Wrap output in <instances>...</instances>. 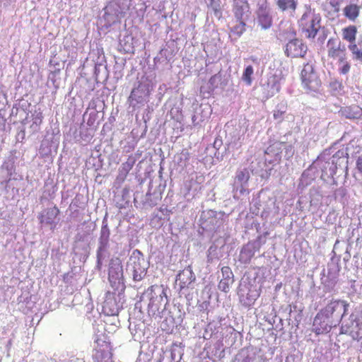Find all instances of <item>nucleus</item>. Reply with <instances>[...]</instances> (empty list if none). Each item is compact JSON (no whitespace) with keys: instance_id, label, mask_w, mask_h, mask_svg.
<instances>
[{"instance_id":"nucleus-1","label":"nucleus","mask_w":362,"mask_h":362,"mask_svg":"<svg viewBox=\"0 0 362 362\" xmlns=\"http://www.w3.org/2000/svg\"><path fill=\"white\" fill-rule=\"evenodd\" d=\"M128 267L132 271L134 281H139L145 276L147 265L144 255L139 250L133 251Z\"/></svg>"},{"instance_id":"nucleus-2","label":"nucleus","mask_w":362,"mask_h":362,"mask_svg":"<svg viewBox=\"0 0 362 362\" xmlns=\"http://www.w3.org/2000/svg\"><path fill=\"white\" fill-rule=\"evenodd\" d=\"M308 47L301 40L298 38L291 39L285 46L284 52L288 57L303 58L307 53Z\"/></svg>"},{"instance_id":"nucleus-3","label":"nucleus","mask_w":362,"mask_h":362,"mask_svg":"<svg viewBox=\"0 0 362 362\" xmlns=\"http://www.w3.org/2000/svg\"><path fill=\"white\" fill-rule=\"evenodd\" d=\"M59 214V209L54 205L53 207L44 209L39 214L38 219L40 224L49 226L52 230H54L58 223Z\"/></svg>"},{"instance_id":"nucleus-4","label":"nucleus","mask_w":362,"mask_h":362,"mask_svg":"<svg viewBox=\"0 0 362 362\" xmlns=\"http://www.w3.org/2000/svg\"><path fill=\"white\" fill-rule=\"evenodd\" d=\"M327 55L329 58L334 60L336 59L338 62L346 59V49L344 46L341 45L340 42H338L337 39H329L327 41Z\"/></svg>"},{"instance_id":"nucleus-5","label":"nucleus","mask_w":362,"mask_h":362,"mask_svg":"<svg viewBox=\"0 0 362 362\" xmlns=\"http://www.w3.org/2000/svg\"><path fill=\"white\" fill-rule=\"evenodd\" d=\"M164 298L167 299V294L164 289L162 290L158 296L151 298L148 306V312L150 315L153 317L158 316L163 310L168 303L167 300L164 303Z\"/></svg>"},{"instance_id":"nucleus-6","label":"nucleus","mask_w":362,"mask_h":362,"mask_svg":"<svg viewBox=\"0 0 362 362\" xmlns=\"http://www.w3.org/2000/svg\"><path fill=\"white\" fill-rule=\"evenodd\" d=\"M257 19L263 29L266 30L272 27L273 18L267 1L259 6L257 10Z\"/></svg>"},{"instance_id":"nucleus-7","label":"nucleus","mask_w":362,"mask_h":362,"mask_svg":"<svg viewBox=\"0 0 362 362\" xmlns=\"http://www.w3.org/2000/svg\"><path fill=\"white\" fill-rule=\"evenodd\" d=\"M300 23L302 25V32L307 38H315L317 35V28H315V19L312 18L308 19V14L303 15Z\"/></svg>"},{"instance_id":"nucleus-8","label":"nucleus","mask_w":362,"mask_h":362,"mask_svg":"<svg viewBox=\"0 0 362 362\" xmlns=\"http://www.w3.org/2000/svg\"><path fill=\"white\" fill-rule=\"evenodd\" d=\"M275 4L281 12H286L290 16H294L298 7V0H276Z\"/></svg>"},{"instance_id":"nucleus-9","label":"nucleus","mask_w":362,"mask_h":362,"mask_svg":"<svg viewBox=\"0 0 362 362\" xmlns=\"http://www.w3.org/2000/svg\"><path fill=\"white\" fill-rule=\"evenodd\" d=\"M123 276L122 266L119 262L110 264L108 271V278L111 283L119 282Z\"/></svg>"},{"instance_id":"nucleus-10","label":"nucleus","mask_w":362,"mask_h":362,"mask_svg":"<svg viewBox=\"0 0 362 362\" xmlns=\"http://www.w3.org/2000/svg\"><path fill=\"white\" fill-rule=\"evenodd\" d=\"M360 11L359 5L350 3L343 8V14L350 21L355 22L360 15Z\"/></svg>"},{"instance_id":"nucleus-11","label":"nucleus","mask_w":362,"mask_h":362,"mask_svg":"<svg viewBox=\"0 0 362 362\" xmlns=\"http://www.w3.org/2000/svg\"><path fill=\"white\" fill-rule=\"evenodd\" d=\"M358 33V28L355 25H349L341 29L342 39L349 45L356 44V35Z\"/></svg>"},{"instance_id":"nucleus-12","label":"nucleus","mask_w":362,"mask_h":362,"mask_svg":"<svg viewBox=\"0 0 362 362\" xmlns=\"http://www.w3.org/2000/svg\"><path fill=\"white\" fill-rule=\"evenodd\" d=\"M301 76L305 86L311 89L313 88L312 83L315 81L316 77L315 74L313 73V68L309 64H306L302 70Z\"/></svg>"},{"instance_id":"nucleus-13","label":"nucleus","mask_w":362,"mask_h":362,"mask_svg":"<svg viewBox=\"0 0 362 362\" xmlns=\"http://www.w3.org/2000/svg\"><path fill=\"white\" fill-rule=\"evenodd\" d=\"M249 8V4L247 0H244L240 3L233 2V13L237 20H243L245 11Z\"/></svg>"},{"instance_id":"nucleus-14","label":"nucleus","mask_w":362,"mask_h":362,"mask_svg":"<svg viewBox=\"0 0 362 362\" xmlns=\"http://www.w3.org/2000/svg\"><path fill=\"white\" fill-rule=\"evenodd\" d=\"M348 48L352 54L353 59L362 63V37L356 44L349 45Z\"/></svg>"},{"instance_id":"nucleus-15","label":"nucleus","mask_w":362,"mask_h":362,"mask_svg":"<svg viewBox=\"0 0 362 362\" xmlns=\"http://www.w3.org/2000/svg\"><path fill=\"white\" fill-rule=\"evenodd\" d=\"M346 117L349 119L362 118V108L358 105H354L346 107L344 110Z\"/></svg>"},{"instance_id":"nucleus-16","label":"nucleus","mask_w":362,"mask_h":362,"mask_svg":"<svg viewBox=\"0 0 362 362\" xmlns=\"http://www.w3.org/2000/svg\"><path fill=\"white\" fill-rule=\"evenodd\" d=\"M103 310L107 315H115L118 313L119 309L115 303V300L108 298L103 303Z\"/></svg>"},{"instance_id":"nucleus-17","label":"nucleus","mask_w":362,"mask_h":362,"mask_svg":"<svg viewBox=\"0 0 362 362\" xmlns=\"http://www.w3.org/2000/svg\"><path fill=\"white\" fill-rule=\"evenodd\" d=\"M195 278L192 276V272H190L189 275L185 278V273H180L177 275V281H179L180 289L188 288L189 286L194 281Z\"/></svg>"},{"instance_id":"nucleus-18","label":"nucleus","mask_w":362,"mask_h":362,"mask_svg":"<svg viewBox=\"0 0 362 362\" xmlns=\"http://www.w3.org/2000/svg\"><path fill=\"white\" fill-rule=\"evenodd\" d=\"M296 33L293 27L290 25L288 28L282 30L279 33V39L281 41L291 40L296 37Z\"/></svg>"},{"instance_id":"nucleus-19","label":"nucleus","mask_w":362,"mask_h":362,"mask_svg":"<svg viewBox=\"0 0 362 362\" xmlns=\"http://www.w3.org/2000/svg\"><path fill=\"white\" fill-rule=\"evenodd\" d=\"M253 74H254L253 67L251 65L246 66V68L245 69V70L243 73L242 79L247 86L252 85Z\"/></svg>"},{"instance_id":"nucleus-20","label":"nucleus","mask_w":362,"mask_h":362,"mask_svg":"<svg viewBox=\"0 0 362 362\" xmlns=\"http://www.w3.org/2000/svg\"><path fill=\"white\" fill-rule=\"evenodd\" d=\"M143 90L140 89L139 87L136 88H134L131 94L129 97V100L132 102L135 101L136 103H141L144 100L143 98Z\"/></svg>"},{"instance_id":"nucleus-21","label":"nucleus","mask_w":362,"mask_h":362,"mask_svg":"<svg viewBox=\"0 0 362 362\" xmlns=\"http://www.w3.org/2000/svg\"><path fill=\"white\" fill-rule=\"evenodd\" d=\"M135 163V158L133 156H129L127 160L122 164L121 173L127 175L129 172L132 169Z\"/></svg>"},{"instance_id":"nucleus-22","label":"nucleus","mask_w":362,"mask_h":362,"mask_svg":"<svg viewBox=\"0 0 362 362\" xmlns=\"http://www.w3.org/2000/svg\"><path fill=\"white\" fill-rule=\"evenodd\" d=\"M235 179L240 183H247L250 179V173L247 168L238 170L235 175Z\"/></svg>"},{"instance_id":"nucleus-23","label":"nucleus","mask_w":362,"mask_h":362,"mask_svg":"<svg viewBox=\"0 0 362 362\" xmlns=\"http://www.w3.org/2000/svg\"><path fill=\"white\" fill-rule=\"evenodd\" d=\"M96 358L98 362H111L112 353L110 351H98Z\"/></svg>"},{"instance_id":"nucleus-24","label":"nucleus","mask_w":362,"mask_h":362,"mask_svg":"<svg viewBox=\"0 0 362 362\" xmlns=\"http://www.w3.org/2000/svg\"><path fill=\"white\" fill-rule=\"evenodd\" d=\"M110 234V232L107 225V224L103 225L102 228H101V231H100V241L102 243H107L109 240Z\"/></svg>"},{"instance_id":"nucleus-25","label":"nucleus","mask_w":362,"mask_h":362,"mask_svg":"<svg viewBox=\"0 0 362 362\" xmlns=\"http://www.w3.org/2000/svg\"><path fill=\"white\" fill-rule=\"evenodd\" d=\"M341 65L339 68V72L340 74L346 75L347 74L351 69L350 63L346 59L339 62Z\"/></svg>"},{"instance_id":"nucleus-26","label":"nucleus","mask_w":362,"mask_h":362,"mask_svg":"<svg viewBox=\"0 0 362 362\" xmlns=\"http://www.w3.org/2000/svg\"><path fill=\"white\" fill-rule=\"evenodd\" d=\"M238 24L235 25L231 31L234 33H235L238 36H240L243 32L245 30V23L243 21V20H238Z\"/></svg>"},{"instance_id":"nucleus-27","label":"nucleus","mask_w":362,"mask_h":362,"mask_svg":"<svg viewBox=\"0 0 362 362\" xmlns=\"http://www.w3.org/2000/svg\"><path fill=\"white\" fill-rule=\"evenodd\" d=\"M286 111V106H284L281 109L275 110L274 111V114H273L274 118L276 120H278V122L279 123L282 122V121L284 120V115Z\"/></svg>"},{"instance_id":"nucleus-28","label":"nucleus","mask_w":362,"mask_h":362,"mask_svg":"<svg viewBox=\"0 0 362 362\" xmlns=\"http://www.w3.org/2000/svg\"><path fill=\"white\" fill-rule=\"evenodd\" d=\"M210 1H211L210 6H211L214 15L220 18L222 16V11H221L220 4H213V2L214 1V0H210Z\"/></svg>"},{"instance_id":"nucleus-29","label":"nucleus","mask_w":362,"mask_h":362,"mask_svg":"<svg viewBox=\"0 0 362 362\" xmlns=\"http://www.w3.org/2000/svg\"><path fill=\"white\" fill-rule=\"evenodd\" d=\"M356 168L362 175V155L359 156L356 160Z\"/></svg>"},{"instance_id":"nucleus-30","label":"nucleus","mask_w":362,"mask_h":362,"mask_svg":"<svg viewBox=\"0 0 362 362\" xmlns=\"http://www.w3.org/2000/svg\"><path fill=\"white\" fill-rule=\"evenodd\" d=\"M219 288L224 292H228L229 290L228 285L226 283L222 281H221L219 284Z\"/></svg>"},{"instance_id":"nucleus-31","label":"nucleus","mask_w":362,"mask_h":362,"mask_svg":"<svg viewBox=\"0 0 362 362\" xmlns=\"http://www.w3.org/2000/svg\"><path fill=\"white\" fill-rule=\"evenodd\" d=\"M221 272L223 274L228 273V272H230V269L228 267H223L221 269Z\"/></svg>"},{"instance_id":"nucleus-32","label":"nucleus","mask_w":362,"mask_h":362,"mask_svg":"<svg viewBox=\"0 0 362 362\" xmlns=\"http://www.w3.org/2000/svg\"><path fill=\"white\" fill-rule=\"evenodd\" d=\"M216 75H214L212 76L210 78H209V83L211 84H214V83L216 81Z\"/></svg>"},{"instance_id":"nucleus-33","label":"nucleus","mask_w":362,"mask_h":362,"mask_svg":"<svg viewBox=\"0 0 362 362\" xmlns=\"http://www.w3.org/2000/svg\"><path fill=\"white\" fill-rule=\"evenodd\" d=\"M243 362H250V359L248 357L245 358Z\"/></svg>"},{"instance_id":"nucleus-34","label":"nucleus","mask_w":362,"mask_h":362,"mask_svg":"<svg viewBox=\"0 0 362 362\" xmlns=\"http://www.w3.org/2000/svg\"><path fill=\"white\" fill-rule=\"evenodd\" d=\"M74 361H75V362H85L84 359H74Z\"/></svg>"},{"instance_id":"nucleus-35","label":"nucleus","mask_w":362,"mask_h":362,"mask_svg":"<svg viewBox=\"0 0 362 362\" xmlns=\"http://www.w3.org/2000/svg\"><path fill=\"white\" fill-rule=\"evenodd\" d=\"M0 362H2V356H0Z\"/></svg>"},{"instance_id":"nucleus-36","label":"nucleus","mask_w":362,"mask_h":362,"mask_svg":"<svg viewBox=\"0 0 362 362\" xmlns=\"http://www.w3.org/2000/svg\"><path fill=\"white\" fill-rule=\"evenodd\" d=\"M233 2L238 1V0H233Z\"/></svg>"}]
</instances>
